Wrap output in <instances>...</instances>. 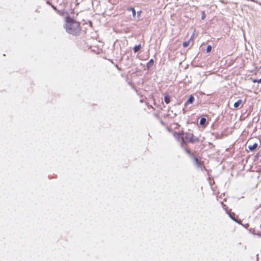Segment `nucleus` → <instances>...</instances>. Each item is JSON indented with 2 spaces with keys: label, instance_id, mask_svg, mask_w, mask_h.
I'll return each mask as SVG.
<instances>
[{
  "label": "nucleus",
  "instance_id": "1",
  "mask_svg": "<svg viewBox=\"0 0 261 261\" xmlns=\"http://www.w3.org/2000/svg\"><path fill=\"white\" fill-rule=\"evenodd\" d=\"M65 28L68 33L74 35L79 34L81 31L80 23L68 16L66 17Z\"/></svg>",
  "mask_w": 261,
  "mask_h": 261
},
{
  "label": "nucleus",
  "instance_id": "2",
  "mask_svg": "<svg viewBox=\"0 0 261 261\" xmlns=\"http://www.w3.org/2000/svg\"><path fill=\"white\" fill-rule=\"evenodd\" d=\"M185 137L187 142L192 143L198 142L199 141L198 137L195 136L193 133H186Z\"/></svg>",
  "mask_w": 261,
  "mask_h": 261
},
{
  "label": "nucleus",
  "instance_id": "3",
  "mask_svg": "<svg viewBox=\"0 0 261 261\" xmlns=\"http://www.w3.org/2000/svg\"><path fill=\"white\" fill-rule=\"evenodd\" d=\"M174 136L177 140H181V146L182 147H185V144H186V142L184 140V138L182 137H181L180 134L175 133L174 134Z\"/></svg>",
  "mask_w": 261,
  "mask_h": 261
},
{
  "label": "nucleus",
  "instance_id": "4",
  "mask_svg": "<svg viewBox=\"0 0 261 261\" xmlns=\"http://www.w3.org/2000/svg\"><path fill=\"white\" fill-rule=\"evenodd\" d=\"M246 100L243 101L242 99H239L237 101H236L234 105V108L237 109L238 108H243L244 104L245 103Z\"/></svg>",
  "mask_w": 261,
  "mask_h": 261
},
{
  "label": "nucleus",
  "instance_id": "5",
  "mask_svg": "<svg viewBox=\"0 0 261 261\" xmlns=\"http://www.w3.org/2000/svg\"><path fill=\"white\" fill-rule=\"evenodd\" d=\"M194 34H193L190 38L189 39V40H188L187 41H185L183 43V47H188L190 44V43H192V44H193V39H194Z\"/></svg>",
  "mask_w": 261,
  "mask_h": 261
},
{
  "label": "nucleus",
  "instance_id": "6",
  "mask_svg": "<svg viewBox=\"0 0 261 261\" xmlns=\"http://www.w3.org/2000/svg\"><path fill=\"white\" fill-rule=\"evenodd\" d=\"M194 100V96L191 95L190 96L189 99L187 100V101L185 102V106H188L190 103H192Z\"/></svg>",
  "mask_w": 261,
  "mask_h": 261
},
{
  "label": "nucleus",
  "instance_id": "7",
  "mask_svg": "<svg viewBox=\"0 0 261 261\" xmlns=\"http://www.w3.org/2000/svg\"><path fill=\"white\" fill-rule=\"evenodd\" d=\"M258 146V144L256 143H254L253 144L249 145L248 146V148L251 151H254L255 150Z\"/></svg>",
  "mask_w": 261,
  "mask_h": 261
},
{
  "label": "nucleus",
  "instance_id": "8",
  "mask_svg": "<svg viewBox=\"0 0 261 261\" xmlns=\"http://www.w3.org/2000/svg\"><path fill=\"white\" fill-rule=\"evenodd\" d=\"M195 163L198 167H200L202 165V162L200 160H198L197 158H194V159Z\"/></svg>",
  "mask_w": 261,
  "mask_h": 261
},
{
  "label": "nucleus",
  "instance_id": "9",
  "mask_svg": "<svg viewBox=\"0 0 261 261\" xmlns=\"http://www.w3.org/2000/svg\"><path fill=\"white\" fill-rule=\"evenodd\" d=\"M164 100L167 104H168L170 102V97L168 94L166 95L164 97Z\"/></svg>",
  "mask_w": 261,
  "mask_h": 261
},
{
  "label": "nucleus",
  "instance_id": "10",
  "mask_svg": "<svg viewBox=\"0 0 261 261\" xmlns=\"http://www.w3.org/2000/svg\"><path fill=\"white\" fill-rule=\"evenodd\" d=\"M153 63H154V61L153 59H150L149 62L147 63V67L148 68H150L153 65Z\"/></svg>",
  "mask_w": 261,
  "mask_h": 261
},
{
  "label": "nucleus",
  "instance_id": "11",
  "mask_svg": "<svg viewBox=\"0 0 261 261\" xmlns=\"http://www.w3.org/2000/svg\"><path fill=\"white\" fill-rule=\"evenodd\" d=\"M141 48V44H139L138 45H136L134 47V53H137L138 51Z\"/></svg>",
  "mask_w": 261,
  "mask_h": 261
},
{
  "label": "nucleus",
  "instance_id": "12",
  "mask_svg": "<svg viewBox=\"0 0 261 261\" xmlns=\"http://www.w3.org/2000/svg\"><path fill=\"white\" fill-rule=\"evenodd\" d=\"M127 10L132 11L133 17H136V11L134 8H128Z\"/></svg>",
  "mask_w": 261,
  "mask_h": 261
},
{
  "label": "nucleus",
  "instance_id": "13",
  "mask_svg": "<svg viewBox=\"0 0 261 261\" xmlns=\"http://www.w3.org/2000/svg\"><path fill=\"white\" fill-rule=\"evenodd\" d=\"M206 122V119L205 118H201L200 120V124L204 125Z\"/></svg>",
  "mask_w": 261,
  "mask_h": 261
},
{
  "label": "nucleus",
  "instance_id": "14",
  "mask_svg": "<svg viewBox=\"0 0 261 261\" xmlns=\"http://www.w3.org/2000/svg\"><path fill=\"white\" fill-rule=\"evenodd\" d=\"M186 143L185 144V147H183V148H185V150L187 153H188L190 155H191L192 153L191 152V151L189 149H188L186 147Z\"/></svg>",
  "mask_w": 261,
  "mask_h": 261
},
{
  "label": "nucleus",
  "instance_id": "15",
  "mask_svg": "<svg viewBox=\"0 0 261 261\" xmlns=\"http://www.w3.org/2000/svg\"><path fill=\"white\" fill-rule=\"evenodd\" d=\"M212 50V46L211 45H208L207 46V48H206V51L207 53H210L211 52Z\"/></svg>",
  "mask_w": 261,
  "mask_h": 261
},
{
  "label": "nucleus",
  "instance_id": "16",
  "mask_svg": "<svg viewBox=\"0 0 261 261\" xmlns=\"http://www.w3.org/2000/svg\"><path fill=\"white\" fill-rule=\"evenodd\" d=\"M252 82L254 83H259V82H261V80L253 79V80H252Z\"/></svg>",
  "mask_w": 261,
  "mask_h": 261
},
{
  "label": "nucleus",
  "instance_id": "17",
  "mask_svg": "<svg viewBox=\"0 0 261 261\" xmlns=\"http://www.w3.org/2000/svg\"><path fill=\"white\" fill-rule=\"evenodd\" d=\"M233 216H234V214L233 213L232 214H229V216L233 220H234L235 221L237 222V221L235 219L234 217Z\"/></svg>",
  "mask_w": 261,
  "mask_h": 261
},
{
  "label": "nucleus",
  "instance_id": "18",
  "mask_svg": "<svg viewBox=\"0 0 261 261\" xmlns=\"http://www.w3.org/2000/svg\"><path fill=\"white\" fill-rule=\"evenodd\" d=\"M205 17V14L203 12V15L202 16V19H204Z\"/></svg>",
  "mask_w": 261,
  "mask_h": 261
},
{
  "label": "nucleus",
  "instance_id": "19",
  "mask_svg": "<svg viewBox=\"0 0 261 261\" xmlns=\"http://www.w3.org/2000/svg\"><path fill=\"white\" fill-rule=\"evenodd\" d=\"M53 8L55 9V10H56V8L55 7H54V6H53Z\"/></svg>",
  "mask_w": 261,
  "mask_h": 261
},
{
  "label": "nucleus",
  "instance_id": "20",
  "mask_svg": "<svg viewBox=\"0 0 261 261\" xmlns=\"http://www.w3.org/2000/svg\"><path fill=\"white\" fill-rule=\"evenodd\" d=\"M60 15H63V13H59Z\"/></svg>",
  "mask_w": 261,
  "mask_h": 261
},
{
  "label": "nucleus",
  "instance_id": "21",
  "mask_svg": "<svg viewBox=\"0 0 261 261\" xmlns=\"http://www.w3.org/2000/svg\"><path fill=\"white\" fill-rule=\"evenodd\" d=\"M60 15H63V13H59Z\"/></svg>",
  "mask_w": 261,
  "mask_h": 261
},
{
  "label": "nucleus",
  "instance_id": "22",
  "mask_svg": "<svg viewBox=\"0 0 261 261\" xmlns=\"http://www.w3.org/2000/svg\"><path fill=\"white\" fill-rule=\"evenodd\" d=\"M60 15H63V13H59Z\"/></svg>",
  "mask_w": 261,
  "mask_h": 261
},
{
  "label": "nucleus",
  "instance_id": "23",
  "mask_svg": "<svg viewBox=\"0 0 261 261\" xmlns=\"http://www.w3.org/2000/svg\"><path fill=\"white\" fill-rule=\"evenodd\" d=\"M141 12V11L138 12V13L140 14Z\"/></svg>",
  "mask_w": 261,
  "mask_h": 261
},
{
  "label": "nucleus",
  "instance_id": "24",
  "mask_svg": "<svg viewBox=\"0 0 261 261\" xmlns=\"http://www.w3.org/2000/svg\"><path fill=\"white\" fill-rule=\"evenodd\" d=\"M259 80H261V78H260ZM259 83H261V82H259Z\"/></svg>",
  "mask_w": 261,
  "mask_h": 261
}]
</instances>
